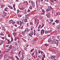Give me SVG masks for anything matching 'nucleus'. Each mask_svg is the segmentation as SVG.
<instances>
[{"label":"nucleus","mask_w":60,"mask_h":60,"mask_svg":"<svg viewBox=\"0 0 60 60\" xmlns=\"http://www.w3.org/2000/svg\"><path fill=\"white\" fill-rule=\"evenodd\" d=\"M22 56L21 58H20V60H23L24 58H25V52L24 51H22Z\"/></svg>","instance_id":"1"},{"label":"nucleus","mask_w":60,"mask_h":60,"mask_svg":"<svg viewBox=\"0 0 60 60\" xmlns=\"http://www.w3.org/2000/svg\"><path fill=\"white\" fill-rule=\"evenodd\" d=\"M48 9H47L46 10L47 12H49V11H50L51 10H52V9H53V8H52L51 6H48Z\"/></svg>","instance_id":"2"},{"label":"nucleus","mask_w":60,"mask_h":60,"mask_svg":"<svg viewBox=\"0 0 60 60\" xmlns=\"http://www.w3.org/2000/svg\"><path fill=\"white\" fill-rule=\"evenodd\" d=\"M34 35V32H33V31L32 30H31L30 31V34H29V36H30V37H32V35Z\"/></svg>","instance_id":"3"},{"label":"nucleus","mask_w":60,"mask_h":60,"mask_svg":"<svg viewBox=\"0 0 60 60\" xmlns=\"http://www.w3.org/2000/svg\"><path fill=\"white\" fill-rule=\"evenodd\" d=\"M52 31L51 30V29H49L48 30V31L47 30H45V34H47L48 33H49L50 32H51Z\"/></svg>","instance_id":"4"},{"label":"nucleus","mask_w":60,"mask_h":60,"mask_svg":"<svg viewBox=\"0 0 60 60\" xmlns=\"http://www.w3.org/2000/svg\"><path fill=\"white\" fill-rule=\"evenodd\" d=\"M41 34H44V30H41Z\"/></svg>","instance_id":"5"},{"label":"nucleus","mask_w":60,"mask_h":60,"mask_svg":"<svg viewBox=\"0 0 60 60\" xmlns=\"http://www.w3.org/2000/svg\"><path fill=\"white\" fill-rule=\"evenodd\" d=\"M46 15L47 17H50V14L49 13H48L47 14H46Z\"/></svg>","instance_id":"6"},{"label":"nucleus","mask_w":60,"mask_h":60,"mask_svg":"<svg viewBox=\"0 0 60 60\" xmlns=\"http://www.w3.org/2000/svg\"><path fill=\"white\" fill-rule=\"evenodd\" d=\"M10 58L11 59V60H14V58H13V56H11L10 57Z\"/></svg>","instance_id":"7"},{"label":"nucleus","mask_w":60,"mask_h":60,"mask_svg":"<svg viewBox=\"0 0 60 60\" xmlns=\"http://www.w3.org/2000/svg\"><path fill=\"white\" fill-rule=\"evenodd\" d=\"M23 22H24V20H22V22L21 21H20V26H21L22 25V24H24L23 23Z\"/></svg>","instance_id":"8"},{"label":"nucleus","mask_w":60,"mask_h":60,"mask_svg":"<svg viewBox=\"0 0 60 60\" xmlns=\"http://www.w3.org/2000/svg\"><path fill=\"white\" fill-rule=\"evenodd\" d=\"M8 56V54H5L4 55V58H7Z\"/></svg>","instance_id":"9"},{"label":"nucleus","mask_w":60,"mask_h":60,"mask_svg":"<svg viewBox=\"0 0 60 60\" xmlns=\"http://www.w3.org/2000/svg\"><path fill=\"white\" fill-rule=\"evenodd\" d=\"M1 27L2 29L4 31H5V28H4V26H1Z\"/></svg>","instance_id":"10"},{"label":"nucleus","mask_w":60,"mask_h":60,"mask_svg":"<svg viewBox=\"0 0 60 60\" xmlns=\"http://www.w3.org/2000/svg\"><path fill=\"white\" fill-rule=\"evenodd\" d=\"M52 43H56V40H55V39H54L52 41Z\"/></svg>","instance_id":"11"},{"label":"nucleus","mask_w":60,"mask_h":60,"mask_svg":"<svg viewBox=\"0 0 60 60\" xmlns=\"http://www.w3.org/2000/svg\"><path fill=\"white\" fill-rule=\"evenodd\" d=\"M12 22H13L12 20H9L8 21V23H9V24H11V23H12Z\"/></svg>","instance_id":"12"},{"label":"nucleus","mask_w":60,"mask_h":60,"mask_svg":"<svg viewBox=\"0 0 60 60\" xmlns=\"http://www.w3.org/2000/svg\"><path fill=\"white\" fill-rule=\"evenodd\" d=\"M12 45H11L9 46V48L10 49H12Z\"/></svg>","instance_id":"13"},{"label":"nucleus","mask_w":60,"mask_h":60,"mask_svg":"<svg viewBox=\"0 0 60 60\" xmlns=\"http://www.w3.org/2000/svg\"><path fill=\"white\" fill-rule=\"evenodd\" d=\"M30 3L31 4H34V2L33 1H30Z\"/></svg>","instance_id":"14"},{"label":"nucleus","mask_w":60,"mask_h":60,"mask_svg":"<svg viewBox=\"0 0 60 60\" xmlns=\"http://www.w3.org/2000/svg\"><path fill=\"white\" fill-rule=\"evenodd\" d=\"M57 28L58 29H60V25H59L57 26Z\"/></svg>","instance_id":"15"},{"label":"nucleus","mask_w":60,"mask_h":60,"mask_svg":"<svg viewBox=\"0 0 60 60\" xmlns=\"http://www.w3.org/2000/svg\"><path fill=\"white\" fill-rule=\"evenodd\" d=\"M3 42L4 41H2L1 42H0V45H2Z\"/></svg>","instance_id":"16"},{"label":"nucleus","mask_w":60,"mask_h":60,"mask_svg":"<svg viewBox=\"0 0 60 60\" xmlns=\"http://www.w3.org/2000/svg\"><path fill=\"white\" fill-rule=\"evenodd\" d=\"M41 11L43 13H45V10H44L42 9L41 10Z\"/></svg>","instance_id":"17"},{"label":"nucleus","mask_w":60,"mask_h":60,"mask_svg":"<svg viewBox=\"0 0 60 60\" xmlns=\"http://www.w3.org/2000/svg\"><path fill=\"white\" fill-rule=\"evenodd\" d=\"M24 22L25 23H26V22H27V19H25L24 20Z\"/></svg>","instance_id":"18"},{"label":"nucleus","mask_w":60,"mask_h":60,"mask_svg":"<svg viewBox=\"0 0 60 60\" xmlns=\"http://www.w3.org/2000/svg\"><path fill=\"white\" fill-rule=\"evenodd\" d=\"M41 25L39 24V26H38V29H39L41 27Z\"/></svg>","instance_id":"19"},{"label":"nucleus","mask_w":60,"mask_h":60,"mask_svg":"<svg viewBox=\"0 0 60 60\" xmlns=\"http://www.w3.org/2000/svg\"><path fill=\"white\" fill-rule=\"evenodd\" d=\"M13 34L14 36H15L16 35V33L15 32H14L13 33Z\"/></svg>","instance_id":"20"},{"label":"nucleus","mask_w":60,"mask_h":60,"mask_svg":"<svg viewBox=\"0 0 60 60\" xmlns=\"http://www.w3.org/2000/svg\"><path fill=\"white\" fill-rule=\"evenodd\" d=\"M15 57L16 58L17 60H19V58L17 56H15Z\"/></svg>","instance_id":"21"},{"label":"nucleus","mask_w":60,"mask_h":60,"mask_svg":"<svg viewBox=\"0 0 60 60\" xmlns=\"http://www.w3.org/2000/svg\"><path fill=\"white\" fill-rule=\"evenodd\" d=\"M28 30V28H26V29L24 31V32H25V33H26V31Z\"/></svg>","instance_id":"22"},{"label":"nucleus","mask_w":60,"mask_h":60,"mask_svg":"<svg viewBox=\"0 0 60 60\" xmlns=\"http://www.w3.org/2000/svg\"><path fill=\"white\" fill-rule=\"evenodd\" d=\"M20 10H23L24 9V8H19Z\"/></svg>","instance_id":"23"},{"label":"nucleus","mask_w":60,"mask_h":60,"mask_svg":"<svg viewBox=\"0 0 60 60\" xmlns=\"http://www.w3.org/2000/svg\"><path fill=\"white\" fill-rule=\"evenodd\" d=\"M54 51L55 52H56V53H57L58 52V51H57V50H56V49H55L54 50Z\"/></svg>","instance_id":"24"},{"label":"nucleus","mask_w":60,"mask_h":60,"mask_svg":"<svg viewBox=\"0 0 60 60\" xmlns=\"http://www.w3.org/2000/svg\"><path fill=\"white\" fill-rule=\"evenodd\" d=\"M49 42H51H51H52V40L51 39H50L49 41H48Z\"/></svg>","instance_id":"25"},{"label":"nucleus","mask_w":60,"mask_h":60,"mask_svg":"<svg viewBox=\"0 0 60 60\" xmlns=\"http://www.w3.org/2000/svg\"><path fill=\"white\" fill-rule=\"evenodd\" d=\"M33 28H34V27H33V26H31V28H30V29H31V30H33Z\"/></svg>","instance_id":"26"},{"label":"nucleus","mask_w":60,"mask_h":60,"mask_svg":"<svg viewBox=\"0 0 60 60\" xmlns=\"http://www.w3.org/2000/svg\"><path fill=\"white\" fill-rule=\"evenodd\" d=\"M37 18V16H35L34 18V19H35Z\"/></svg>","instance_id":"27"},{"label":"nucleus","mask_w":60,"mask_h":60,"mask_svg":"<svg viewBox=\"0 0 60 60\" xmlns=\"http://www.w3.org/2000/svg\"><path fill=\"white\" fill-rule=\"evenodd\" d=\"M27 11H28V12H30V11H30V9H28Z\"/></svg>","instance_id":"28"},{"label":"nucleus","mask_w":60,"mask_h":60,"mask_svg":"<svg viewBox=\"0 0 60 60\" xmlns=\"http://www.w3.org/2000/svg\"><path fill=\"white\" fill-rule=\"evenodd\" d=\"M54 58V56H52L51 57V59H53V58Z\"/></svg>","instance_id":"29"},{"label":"nucleus","mask_w":60,"mask_h":60,"mask_svg":"<svg viewBox=\"0 0 60 60\" xmlns=\"http://www.w3.org/2000/svg\"><path fill=\"white\" fill-rule=\"evenodd\" d=\"M15 45H16V46H17V45H18V44H17V42H15Z\"/></svg>","instance_id":"30"},{"label":"nucleus","mask_w":60,"mask_h":60,"mask_svg":"<svg viewBox=\"0 0 60 60\" xmlns=\"http://www.w3.org/2000/svg\"><path fill=\"white\" fill-rule=\"evenodd\" d=\"M27 49V47H24V50H26V49Z\"/></svg>","instance_id":"31"},{"label":"nucleus","mask_w":60,"mask_h":60,"mask_svg":"<svg viewBox=\"0 0 60 60\" xmlns=\"http://www.w3.org/2000/svg\"><path fill=\"white\" fill-rule=\"evenodd\" d=\"M11 41H8V44H10V43H11Z\"/></svg>","instance_id":"32"},{"label":"nucleus","mask_w":60,"mask_h":60,"mask_svg":"<svg viewBox=\"0 0 60 60\" xmlns=\"http://www.w3.org/2000/svg\"><path fill=\"white\" fill-rule=\"evenodd\" d=\"M29 9H30V10H32V6H30L29 7Z\"/></svg>","instance_id":"33"},{"label":"nucleus","mask_w":60,"mask_h":60,"mask_svg":"<svg viewBox=\"0 0 60 60\" xmlns=\"http://www.w3.org/2000/svg\"><path fill=\"white\" fill-rule=\"evenodd\" d=\"M55 22H56V23H58L59 22V20H56V21H55Z\"/></svg>","instance_id":"34"},{"label":"nucleus","mask_w":60,"mask_h":60,"mask_svg":"<svg viewBox=\"0 0 60 60\" xmlns=\"http://www.w3.org/2000/svg\"><path fill=\"white\" fill-rule=\"evenodd\" d=\"M34 35H35V30H34Z\"/></svg>","instance_id":"35"},{"label":"nucleus","mask_w":60,"mask_h":60,"mask_svg":"<svg viewBox=\"0 0 60 60\" xmlns=\"http://www.w3.org/2000/svg\"><path fill=\"white\" fill-rule=\"evenodd\" d=\"M22 40L23 41H24V42H26V40H24V39H23V38H22Z\"/></svg>","instance_id":"36"},{"label":"nucleus","mask_w":60,"mask_h":60,"mask_svg":"<svg viewBox=\"0 0 60 60\" xmlns=\"http://www.w3.org/2000/svg\"><path fill=\"white\" fill-rule=\"evenodd\" d=\"M33 24L32 22H30V25L31 26H33Z\"/></svg>","instance_id":"37"},{"label":"nucleus","mask_w":60,"mask_h":60,"mask_svg":"<svg viewBox=\"0 0 60 60\" xmlns=\"http://www.w3.org/2000/svg\"><path fill=\"white\" fill-rule=\"evenodd\" d=\"M9 8L11 9H13V8L11 6H10Z\"/></svg>","instance_id":"38"},{"label":"nucleus","mask_w":60,"mask_h":60,"mask_svg":"<svg viewBox=\"0 0 60 60\" xmlns=\"http://www.w3.org/2000/svg\"><path fill=\"white\" fill-rule=\"evenodd\" d=\"M33 4V8H34V6H35V5L34 4Z\"/></svg>","instance_id":"39"},{"label":"nucleus","mask_w":60,"mask_h":60,"mask_svg":"<svg viewBox=\"0 0 60 60\" xmlns=\"http://www.w3.org/2000/svg\"><path fill=\"white\" fill-rule=\"evenodd\" d=\"M41 15H44V14H45V13H44L41 12Z\"/></svg>","instance_id":"40"},{"label":"nucleus","mask_w":60,"mask_h":60,"mask_svg":"<svg viewBox=\"0 0 60 60\" xmlns=\"http://www.w3.org/2000/svg\"><path fill=\"white\" fill-rule=\"evenodd\" d=\"M13 7L14 8H15V4H13Z\"/></svg>","instance_id":"41"},{"label":"nucleus","mask_w":60,"mask_h":60,"mask_svg":"<svg viewBox=\"0 0 60 60\" xmlns=\"http://www.w3.org/2000/svg\"><path fill=\"white\" fill-rule=\"evenodd\" d=\"M38 20H39V19H37L36 20V22H38Z\"/></svg>","instance_id":"42"},{"label":"nucleus","mask_w":60,"mask_h":60,"mask_svg":"<svg viewBox=\"0 0 60 60\" xmlns=\"http://www.w3.org/2000/svg\"><path fill=\"white\" fill-rule=\"evenodd\" d=\"M17 11V13H19V12L20 11H19V9H18Z\"/></svg>","instance_id":"43"},{"label":"nucleus","mask_w":60,"mask_h":60,"mask_svg":"<svg viewBox=\"0 0 60 60\" xmlns=\"http://www.w3.org/2000/svg\"><path fill=\"white\" fill-rule=\"evenodd\" d=\"M29 45L28 44H27L26 45V47H28Z\"/></svg>","instance_id":"44"},{"label":"nucleus","mask_w":60,"mask_h":60,"mask_svg":"<svg viewBox=\"0 0 60 60\" xmlns=\"http://www.w3.org/2000/svg\"><path fill=\"white\" fill-rule=\"evenodd\" d=\"M12 22V23L13 24H14L15 23V22L13 21Z\"/></svg>","instance_id":"45"},{"label":"nucleus","mask_w":60,"mask_h":60,"mask_svg":"<svg viewBox=\"0 0 60 60\" xmlns=\"http://www.w3.org/2000/svg\"><path fill=\"white\" fill-rule=\"evenodd\" d=\"M34 52H33L31 54V55H32V56H33L34 55Z\"/></svg>","instance_id":"46"},{"label":"nucleus","mask_w":60,"mask_h":60,"mask_svg":"<svg viewBox=\"0 0 60 60\" xmlns=\"http://www.w3.org/2000/svg\"><path fill=\"white\" fill-rule=\"evenodd\" d=\"M20 53H21V51H20L19 52V53L18 54V55H19V54H20Z\"/></svg>","instance_id":"47"},{"label":"nucleus","mask_w":60,"mask_h":60,"mask_svg":"<svg viewBox=\"0 0 60 60\" xmlns=\"http://www.w3.org/2000/svg\"><path fill=\"white\" fill-rule=\"evenodd\" d=\"M34 50V49H31V50H30V52H32V51L33 50Z\"/></svg>","instance_id":"48"},{"label":"nucleus","mask_w":60,"mask_h":60,"mask_svg":"<svg viewBox=\"0 0 60 60\" xmlns=\"http://www.w3.org/2000/svg\"><path fill=\"white\" fill-rule=\"evenodd\" d=\"M21 16H22V15H19V18H20V17H21Z\"/></svg>","instance_id":"49"},{"label":"nucleus","mask_w":60,"mask_h":60,"mask_svg":"<svg viewBox=\"0 0 60 60\" xmlns=\"http://www.w3.org/2000/svg\"><path fill=\"white\" fill-rule=\"evenodd\" d=\"M28 41H29V40H30V37H28Z\"/></svg>","instance_id":"50"},{"label":"nucleus","mask_w":60,"mask_h":60,"mask_svg":"<svg viewBox=\"0 0 60 60\" xmlns=\"http://www.w3.org/2000/svg\"><path fill=\"white\" fill-rule=\"evenodd\" d=\"M45 46H47L48 45H49V44H45Z\"/></svg>","instance_id":"51"},{"label":"nucleus","mask_w":60,"mask_h":60,"mask_svg":"<svg viewBox=\"0 0 60 60\" xmlns=\"http://www.w3.org/2000/svg\"><path fill=\"white\" fill-rule=\"evenodd\" d=\"M28 57L30 58V57H31V56H30V55H29L28 56Z\"/></svg>","instance_id":"52"},{"label":"nucleus","mask_w":60,"mask_h":60,"mask_svg":"<svg viewBox=\"0 0 60 60\" xmlns=\"http://www.w3.org/2000/svg\"><path fill=\"white\" fill-rule=\"evenodd\" d=\"M8 36L9 37H10V36H11V35L10 34H8Z\"/></svg>","instance_id":"53"},{"label":"nucleus","mask_w":60,"mask_h":60,"mask_svg":"<svg viewBox=\"0 0 60 60\" xmlns=\"http://www.w3.org/2000/svg\"><path fill=\"white\" fill-rule=\"evenodd\" d=\"M36 36H39V34H37L36 35Z\"/></svg>","instance_id":"54"},{"label":"nucleus","mask_w":60,"mask_h":60,"mask_svg":"<svg viewBox=\"0 0 60 60\" xmlns=\"http://www.w3.org/2000/svg\"><path fill=\"white\" fill-rule=\"evenodd\" d=\"M14 41H17V38H15V39H14Z\"/></svg>","instance_id":"55"},{"label":"nucleus","mask_w":60,"mask_h":60,"mask_svg":"<svg viewBox=\"0 0 60 60\" xmlns=\"http://www.w3.org/2000/svg\"><path fill=\"white\" fill-rule=\"evenodd\" d=\"M59 40V39H57L56 40V41H58Z\"/></svg>","instance_id":"56"},{"label":"nucleus","mask_w":60,"mask_h":60,"mask_svg":"<svg viewBox=\"0 0 60 60\" xmlns=\"http://www.w3.org/2000/svg\"><path fill=\"white\" fill-rule=\"evenodd\" d=\"M49 25H51V24H52V23L51 22H49Z\"/></svg>","instance_id":"57"},{"label":"nucleus","mask_w":60,"mask_h":60,"mask_svg":"<svg viewBox=\"0 0 60 60\" xmlns=\"http://www.w3.org/2000/svg\"><path fill=\"white\" fill-rule=\"evenodd\" d=\"M42 16H41L39 17V19H42Z\"/></svg>","instance_id":"58"},{"label":"nucleus","mask_w":60,"mask_h":60,"mask_svg":"<svg viewBox=\"0 0 60 60\" xmlns=\"http://www.w3.org/2000/svg\"><path fill=\"white\" fill-rule=\"evenodd\" d=\"M23 26H22V27H21V29H23Z\"/></svg>","instance_id":"59"},{"label":"nucleus","mask_w":60,"mask_h":60,"mask_svg":"<svg viewBox=\"0 0 60 60\" xmlns=\"http://www.w3.org/2000/svg\"><path fill=\"white\" fill-rule=\"evenodd\" d=\"M17 23L18 24V25H20V22H17Z\"/></svg>","instance_id":"60"},{"label":"nucleus","mask_w":60,"mask_h":60,"mask_svg":"<svg viewBox=\"0 0 60 60\" xmlns=\"http://www.w3.org/2000/svg\"><path fill=\"white\" fill-rule=\"evenodd\" d=\"M38 24H39V22H38L37 24V26H38Z\"/></svg>","instance_id":"61"},{"label":"nucleus","mask_w":60,"mask_h":60,"mask_svg":"<svg viewBox=\"0 0 60 60\" xmlns=\"http://www.w3.org/2000/svg\"><path fill=\"white\" fill-rule=\"evenodd\" d=\"M44 58H43V57H42V60H44Z\"/></svg>","instance_id":"62"},{"label":"nucleus","mask_w":60,"mask_h":60,"mask_svg":"<svg viewBox=\"0 0 60 60\" xmlns=\"http://www.w3.org/2000/svg\"><path fill=\"white\" fill-rule=\"evenodd\" d=\"M22 33L23 34H25V32H23Z\"/></svg>","instance_id":"63"},{"label":"nucleus","mask_w":60,"mask_h":60,"mask_svg":"<svg viewBox=\"0 0 60 60\" xmlns=\"http://www.w3.org/2000/svg\"><path fill=\"white\" fill-rule=\"evenodd\" d=\"M52 39H54L55 38V37L54 36H53L52 37Z\"/></svg>","instance_id":"64"}]
</instances>
